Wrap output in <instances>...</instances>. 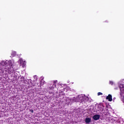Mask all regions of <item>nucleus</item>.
Masks as SVG:
<instances>
[{
    "label": "nucleus",
    "instance_id": "6e6552de",
    "mask_svg": "<svg viewBox=\"0 0 124 124\" xmlns=\"http://www.w3.org/2000/svg\"><path fill=\"white\" fill-rule=\"evenodd\" d=\"M20 81L21 82H23V81H25V78L23 76L21 77Z\"/></svg>",
    "mask_w": 124,
    "mask_h": 124
},
{
    "label": "nucleus",
    "instance_id": "9b49d317",
    "mask_svg": "<svg viewBox=\"0 0 124 124\" xmlns=\"http://www.w3.org/2000/svg\"><path fill=\"white\" fill-rule=\"evenodd\" d=\"M109 84H110V85H113V81H109Z\"/></svg>",
    "mask_w": 124,
    "mask_h": 124
},
{
    "label": "nucleus",
    "instance_id": "9d476101",
    "mask_svg": "<svg viewBox=\"0 0 124 124\" xmlns=\"http://www.w3.org/2000/svg\"><path fill=\"white\" fill-rule=\"evenodd\" d=\"M56 82H58V80H55L54 81L53 86H55V87H56Z\"/></svg>",
    "mask_w": 124,
    "mask_h": 124
},
{
    "label": "nucleus",
    "instance_id": "423d86ee",
    "mask_svg": "<svg viewBox=\"0 0 124 124\" xmlns=\"http://www.w3.org/2000/svg\"><path fill=\"white\" fill-rule=\"evenodd\" d=\"M29 81L30 82L31 86H33V87H34V86H35V82H34V81H32V80L30 79H29Z\"/></svg>",
    "mask_w": 124,
    "mask_h": 124
},
{
    "label": "nucleus",
    "instance_id": "f03ea898",
    "mask_svg": "<svg viewBox=\"0 0 124 124\" xmlns=\"http://www.w3.org/2000/svg\"><path fill=\"white\" fill-rule=\"evenodd\" d=\"M100 118V115L99 114H95L93 117V119H94V121H97V120H99Z\"/></svg>",
    "mask_w": 124,
    "mask_h": 124
},
{
    "label": "nucleus",
    "instance_id": "7ed1b4c3",
    "mask_svg": "<svg viewBox=\"0 0 124 124\" xmlns=\"http://www.w3.org/2000/svg\"><path fill=\"white\" fill-rule=\"evenodd\" d=\"M14 71H15V70H14V68H13V67H10L8 69V72L9 74L14 73Z\"/></svg>",
    "mask_w": 124,
    "mask_h": 124
},
{
    "label": "nucleus",
    "instance_id": "f257e3e1",
    "mask_svg": "<svg viewBox=\"0 0 124 124\" xmlns=\"http://www.w3.org/2000/svg\"><path fill=\"white\" fill-rule=\"evenodd\" d=\"M85 100H86V96H78L77 97L75 101H77V102H84Z\"/></svg>",
    "mask_w": 124,
    "mask_h": 124
},
{
    "label": "nucleus",
    "instance_id": "0eeeda50",
    "mask_svg": "<svg viewBox=\"0 0 124 124\" xmlns=\"http://www.w3.org/2000/svg\"><path fill=\"white\" fill-rule=\"evenodd\" d=\"M8 64H9L10 67H13V66H14L13 65V63H12V62H11V61H8Z\"/></svg>",
    "mask_w": 124,
    "mask_h": 124
},
{
    "label": "nucleus",
    "instance_id": "1a4fd4ad",
    "mask_svg": "<svg viewBox=\"0 0 124 124\" xmlns=\"http://www.w3.org/2000/svg\"><path fill=\"white\" fill-rule=\"evenodd\" d=\"M97 95H102V93H101V92H99L97 93Z\"/></svg>",
    "mask_w": 124,
    "mask_h": 124
},
{
    "label": "nucleus",
    "instance_id": "39448f33",
    "mask_svg": "<svg viewBox=\"0 0 124 124\" xmlns=\"http://www.w3.org/2000/svg\"><path fill=\"white\" fill-rule=\"evenodd\" d=\"M106 99H108V101H112V100H113L112 95L109 94L108 96L106 97Z\"/></svg>",
    "mask_w": 124,
    "mask_h": 124
},
{
    "label": "nucleus",
    "instance_id": "20e7f679",
    "mask_svg": "<svg viewBox=\"0 0 124 124\" xmlns=\"http://www.w3.org/2000/svg\"><path fill=\"white\" fill-rule=\"evenodd\" d=\"M85 122L86 124H90V123H91V122H92V119L91 118L86 117L85 118Z\"/></svg>",
    "mask_w": 124,
    "mask_h": 124
},
{
    "label": "nucleus",
    "instance_id": "f8f14e48",
    "mask_svg": "<svg viewBox=\"0 0 124 124\" xmlns=\"http://www.w3.org/2000/svg\"><path fill=\"white\" fill-rule=\"evenodd\" d=\"M30 112H31L32 113H33V109H30Z\"/></svg>",
    "mask_w": 124,
    "mask_h": 124
}]
</instances>
